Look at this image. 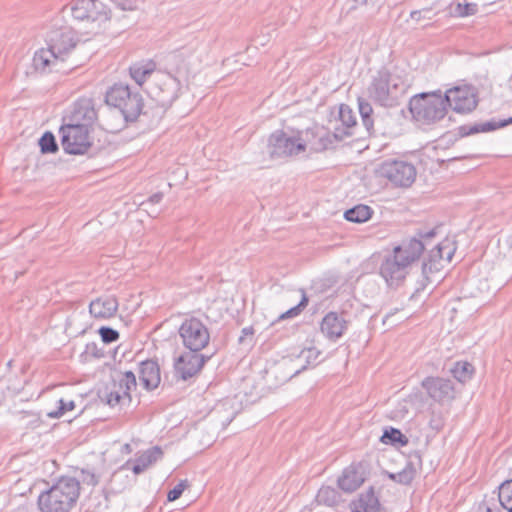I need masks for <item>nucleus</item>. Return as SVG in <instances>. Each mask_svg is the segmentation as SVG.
<instances>
[{
	"mask_svg": "<svg viewBox=\"0 0 512 512\" xmlns=\"http://www.w3.org/2000/svg\"><path fill=\"white\" fill-rule=\"evenodd\" d=\"M409 110L414 119L425 123H432L444 118L447 105L441 91L421 93L411 98Z\"/></svg>",
	"mask_w": 512,
	"mask_h": 512,
	"instance_id": "6",
	"label": "nucleus"
},
{
	"mask_svg": "<svg viewBox=\"0 0 512 512\" xmlns=\"http://www.w3.org/2000/svg\"><path fill=\"white\" fill-rule=\"evenodd\" d=\"M364 472L360 467L349 466L344 469L342 475L338 479V486L347 493L354 492L364 482Z\"/></svg>",
	"mask_w": 512,
	"mask_h": 512,
	"instance_id": "21",
	"label": "nucleus"
},
{
	"mask_svg": "<svg viewBox=\"0 0 512 512\" xmlns=\"http://www.w3.org/2000/svg\"><path fill=\"white\" fill-rule=\"evenodd\" d=\"M97 119V111L93 99L80 98L74 103L69 120L85 126H91Z\"/></svg>",
	"mask_w": 512,
	"mask_h": 512,
	"instance_id": "19",
	"label": "nucleus"
},
{
	"mask_svg": "<svg viewBox=\"0 0 512 512\" xmlns=\"http://www.w3.org/2000/svg\"><path fill=\"white\" fill-rule=\"evenodd\" d=\"M117 7L122 10L137 9L141 0H111Z\"/></svg>",
	"mask_w": 512,
	"mask_h": 512,
	"instance_id": "46",
	"label": "nucleus"
},
{
	"mask_svg": "<svg viewBox=\"0 0 512 512\" xmlns=\"http://www.w3.org/2000/svg\"><path fill=\"white\" fill-rule=\"evenodd\" d=\"M307 304H308V298L303 293L300 302L296 306L291 307L289 310L282 313L279 316V320L287 319V318H294V317L298 316L303 311V309L307 306Z\"/></svg>",
	"mask_w": 512,
	"mask_h": 512,
	"instance_id": "40",
	"label": "nucleus"
},
{
	"mask_svg": "<svg viewBox=\"0 0 512 512\" xmlns=\"http://www.w3.org/2000/svg\"><path fill=\"white\" fill-rule=\"evenodd\" d=\"M478 12V5L476 3H465L460 2L452 3L450 5V14L453 17H468L473 16Z\"/></svg>",
	"mask_w": 512,
	"mask_h": 512,
	"instance_id": "30",
	"label": "nucleus"
},
{
	"mask_svg": "<svg viewBox=\"0 0 512 512\" xmlns=\"http://www.w3.org/2000/svg\"><path fill=\"white\" fill-rule=\"evenodd\" d=\"M503 506L495 498H484L477 507V512H503Z\"/></svg>",
	"mask_w": 512,
	"mask_h": 512,
	"instance_id": "38",
	"label": "nucleus"
},
{
	"mask_svg": "<svg viewBox=\"0 0 512 512\" xmlns=\"http://www.w3.org/2000/svg\"><path fill=\"white\" fill-rule=\"evenodd\" d=\"M307 144L310 143L311 149L319 152L332 147L335 143L342 141L346 137L352 136L351 131H342L339 127L335 128L333 133L325 131L322 128H316L315 131L307 130L306 133Z\"/></svg>",
	"mask_w": 512,
	"mask_h": 512,
	"instance_id": "13",
	"label": "nucleus"
},
{
	"mask_svg": "<svg viewBox=\"0 0 512 512\" xmlns=\"http://www.w3.org/2000/svg\"><path fill=\"white\" fill-rule=\"evenodd\" d=\"M498 501L504 509L512 512V479L503 482L498 488Z\"/></svg>",
	"mask_w": 512,
	"mask_h": 512,
	"instance_id": "33",
	"label": "nucleus"
},
{
	"mask_svg": "<svg viewBox=\"0 0 512 512\" xmlns=\"http://www.w3.org/2000/svg\"><path fill=\"white\" fill-rule=\"evenodd\" d=\"M46 41L48 47L40 49L33 57L34 67L41 71H64L62 64L79 41L76 32L68 25L54 24L47 33Z\"/></svg>",
	"mask_w": 512,
	"mask_h": 512,
	"instance_id": "2",
	"label": "nucleus"
},
{
	"mask_svg": "<svg viewBox=\"0 0 512 512\" xmlns=\"http://www.w3.org/2000/svg\"><path fill=\"white\" fill-rule=\"evenodd\" d=\"M147 93L162 108L168 107L173 101V89L166 82L163 83V86L158 85L157 82L150 83Z\"/></svg>",
	"mask_w": 512,
	"mask_h": 512,
	"instance_id": "23",
	"label": "nucleus"
},
{
	"mask_svg": "<svg viewBox=\"0 0 512 512\" xmlns=\"http://www.w3.org/2000/svg\"><path fill=\"white\" fill-rule=\"evenodd\" d=\"M182 344L190 352H200L210 341L208 328L197 318L186 319L179 328Z\"/></svg>",
	"mask_w": 512,
	"mask_h": 512,
	"instance_id": "11",
	"label": "nucleus"
},
{
	"mask_svg": "<svg viewBox=\"0 0 512 512\" xmlns=\"http://www.w3.org/2000/svg\"><path fill=\"white\" fill-rule=\"evenodd\" d=\"M422 387L428 395L437 402H447L454 399L455 388L453 382L441 377H426Z\"/></svg>",
	"mask_w": 512,
	"mask_h": 512,
	"instance_id": "16",
	"label": "nucleus"
},
{
	"mask_svg": "<svg viewBox=\"0 0 512 512\" xmlns=\"http://www.w3.org/2000/svg\"><path fill=\"white\" fill-rule=\"evenodd\" d=\"M185 486V483L182 481L178 483L172 490H170L167 495L168 501H175L180 498L185 489Z\"/></svg>",
	"mask_w": 512,
	"mask_h": 512,
	"instance_id": "47",
	"label": "nucleus"
},
{
	"mask_svg": "<svg viewBox=\"0 0 512 512\" xmlns=\"http://www.w3.org/2000/svg\"><path fill=\"white\" fill-rule=\"evenodd\" d=\"M119 302L114 295H103L89 304V313L95 319L107 320L115 316Z\"/></svg>",
	"mask_w": 512,
	"mask_h": 512,
	"instance_id": "18",
	"label": "nucleus"
},
{
	"mask_svg": "<svg viewBox=\"0 0 512 512\" xmlns=\"http://www.w3.org/2000/svg\"><path fill=\"white\" fill-rule=\"evenodd\" d=\"M80 479L84 484L95 486L98 483V477L94 472L82 469L80 472Z\"/></svg>",
	"mask_w": 512,
	"mask_h": 512,
	"instance_id": "45",
	"label": "nucleus"
},
{
	"mask_svg": "<svg viewBox=\"0 0 512 512\" xmlns=\"http://www.w3.org/2000/svg\"><path fill=\"white\" fill-rule=\"evenodd\" d=\"M384 443L406 445L408 443L407 437L399 430L393 427L385 429L381 437Z\"/></svg>",
	"mask_w": 512,
	"mask_h": 512,
	"instance_id": "36",
	"label": "nucleus"
},
{
	"mask_svg": "<svg viewBox=\"0 0 512 512\" xmlns=\"http://www.w3.org/2000/svg\"><path fill=\"white\" fill-rule=\"evenodd\" d=\"M61 145L68 154H84L91 146L89 129L85 124H79L69 120L60 127Z\"/></svg>",
	"mask_w": 512,
	"mask_h": 512,
	"instance_id": "10",
	"label": "nucleus"
},
{
	"mask_svg": "<svg viewBox=\"0 0 512 512\" xmlns=\"http://www.w3.org/2000/svg\"><path fill=\"white\" fill-rule=\"evenodd\" d=\"M425 249V244L416 238L403 241L393 248L380 265V275L389 287H398L405 280L412 263L417 261Z\"/></svg>",
	"mask_w": 512,
	"mask_h": 512,
	"instance_id": "3",
	"label": "nucleus"
},
{
	"mask_svg": "<svg viewBox=\"0 0 512 512\" xmlns=\"http://www.w3.org/2000/svg\"><path fill=\"white\" fill-rule=\"evenodd\" d=\"M163 452L160 447H152L143 452L139 457L136 458L137 462L145 468V470L162 458Z\"/></svg>",
	"mask_w": 512,
	"mask_h": 512,
	"instance_id": "34",
	"label": "nucleus"
},
{
	"mask_svg": "<svg viewBox=\"0 0 512 512\" xmlns=\"http://www.w3.org/2000/svg\"><path fill=\"white\" fill-rule=\"evenodd\" d=\"M254 330L252 327H245L242 329V336L239 338V341L242 342L244 340V337L248 335H253Z\"/></svg>",
	"mask_w": 512,
	"mask_h": 512,
	"instance_id": "50",
	"label": "nucleus"
},
{
	"mask_svg": "<svg viewBox=\"0 0 512 512\" xmlns=\"http://www.w3.org/2000/svg\"><path fill=\"white\" fill-rule=\"evenodd\" d=\"M105 102L118 108L127 122L137 120L143 110V99L140 94L131 92L128 85H113L106 93Z\"/></svg>",
	"mask_w": 512,
	"mask_h": 512,
	"instance_id": "7",
	"label": "nucleus"
},
{
	"mask_svg": "<svg viewBox=\"0 0 512 512\" xmlns=\"http://www.w3.org/2000/svg\"><path fill=\"white\" fill-rule=\"evenodd\" d=\"M339 119L343 125V128H340L342 131H352V129L356 126V117L352 111V109L346 105L341 104L339 107Z\"/></svg>",
	"mask_w": 512,
	"mask_h": 512,
	"instance_id": "31",
	"label": "nucleus"
},
{
	"mask_svg": "<svg viewBox=\"0 0 512 512\" xmlns=\"http://www.w3.org/2000/svg\"><path fill=\"white\" fill-rule=\"evenodd\" d=\"M453 377L461 383L469 381L474 373V367L467 361H457L450 369Z\"/></svg>",
	"mask_w": 512,
	"mask_h": 512,
	"instance_id": "27",
	"label": "nucleus"
},
{
	"mask_svg": "<svg viewBox=\"0 0 512 512\" xmlns=\"http://www.w3.org/2000/svg\"><path fill=\"white\" fill-rule=\"evenodd\" d=\"M61 12L85 24L91 33H97L111 19V10L100 0H73Z\"/></svg>",
	"mask_w": 512,
	"mask_h": 512,
	"instance_id": "5",
	"label": "nucleus"
},
{
	"mask_svg": "<svg viewBox=\"0 0 512 512\" xmlns=\"http://www.w3.org/2000/svg\"><path fill=\"white\" fill-rule=\"evenodd\" d=\"M139 379L146 390L156 389L161 382L159 364L154 360L142 361L139 367Z\"/></svg>",
	"mask_w": 512,
	"mask_h": 512,
	"instance_id": "20",
	"label": "nucleus"
},
{
	"mask_svg": "<svg viewBox=\"0 0 512 512\" xmlns=\"http://www.w3.org/2000/svg\"><path fill=\"white\" fill-rule=\"evenodd\" d=\"M319 354L320 352L315 348H309L301 352V355L308 360V363H310L311 360L315 361L318 358Z\"/></svg>",
	"mask_w": 512,
	"mask_h": 512,
	"instance_id": "48",
	"label": "nucleus"
},
{
	"mask_svg": "<svg viewBox=\"0 0 512 512\" xmlns=\"http://www.w3.org/2000/svg\"><path fill=\"white\" fill-rule=\"evenodd\" d=\"M434 15L431 8H423L421 10L412 11L410 18L419 22L420 20H431Z\"/></svg>",
	"mask_w": 512,
	"mask_h": 512,
	"instance_id": "44",
	"label": "nucleus"
},
{
	"mask_svg": "<svg viewBox=\"0 0 512 512\" xmlns=\"http://www.w3.org/2000/svg\"><path fill=\"white\" fill-rule=\"evenodd\" d=\"M98 333L104 343L110 344L118 340L119 332L107 326L99 328Z\"/></svg>",
	"mask_w": 512,
	"mask_h": 512,
	"instance_id": "43",
	"label": "nucleus"
},
{
	"mask_svg": "<svg viewBox=\"0 0 512 512\" xmlns=\"http://www.w3.org/2000/svg\"><path fill=\"white\" fill-rule=\"evenodd\" d=\"M307 141L300 135H288L282 130H277L268 138L267 152L273 160L296 156L306 150Z\"/></svg>",
	"mask_w": 512,
	"mask_h": 512,
	"instance_id": "8",
	"label": "nucleus"
},
{
	"mask_svg": "<svg viewBox=\"0 0 512 512\" xmlns=\"http://www.w3.org/2000/svg\"><path fill=\"white\" fill-rule=\"evenodd\" d=\"M75 408V403L74 401L70 400V401H65L63 399H60L59 400V407L57 410L55 411H52L50 413H48V416L50 418H60L61 416H63L66 412L68 411H72L73 409Z\"/></svg>",
	"mask_w": 512,
	"mask_h": 512,
	"instance_id": "42",
	"label": "nucleus"
},
{
	"mask_svg": "<svg viewBox=\"0 0 512 512\" xmlns=\"http://www.w3.org/2000/svg\"><path fill=\"white\" fill-rule=\"evenodd\" d=\"M40 150L43 154L55 153L58 151V145L54 135L47 131L39 139Z\"/></svg>",
	"mask_w": 512,
	"mask_h": 512,
	"instance_id": "37",
	"label": "nucleus"
},
{
	"mask_svg": "<svg viewBox=\"0 0 512 512\" xmlns=\"http://www.w3.org/2000/svg\"><path fill=\"white\" fill-rule=\"evenodd\" d=\"M418 236H419L418 240H420L423 243V241H422L423 239H429V238H432L435 236V230H430L426 233L420 232V233H418ZM415 238L417 239V237H415Z\"/></svg>",
	"mask_w": 512,
	"mask_h": 512,
	"instance_id": "49",
	"label": "nucleus"
},
{
	"mask_svg": "<svg viewBox=\"0 0 512 512\" xmlns=\"http://www.w3.org/2000/svg\"><path fill=\"white\" fill-rule=\"evenodd\" d=\"M137 385L135 374L132 371L118 372L112 377L111 384L101 392L100 398L111 407L122 401H131L130 391Z\"/></svg>",
	"mask_w": 512,
	"mask_h": 512,
	"instance_id": "9",
	"label": "nucleus"
},
{
	"mask_svg": "<svg viewBox=\"0 0 512 512\" xmlns=\"http://www.w3.org/2000/svg\"><path fill=\"white\" fill-rule=\"evenodd\" d=\"M509 124H512V117L508 119L501 120L499 122L496 121H487L485 123L473 124V125H463L459 127V134L462 137L473 135L480 132H490L496 130L497 128L505 127Z\"/></svg>",
	"mask_w": 512,
	"mask_h": 512,
	"instance_id": "24",
	"label": "nucleus"
},
{
	"mask_svg": "<svg viewBox=\"0 0 512 512\" xmlns=\"http://www.w3.org/2000/svg\"><path fill=\"white\" fill-rule=\"evenodd\" d=\"M156 70V64L152 60L141 61L134 63L130 66L129 71L132 79L139 85L142 86L147 77L151 76Z\"/></svg>",
	"mask_w": 512,
	"mask_h": 512,
	"instance_id": "25",
	"label": "nucleus"
},
{
	"mask_svg": "<svg viewBox=\"0 0 512 512\" xmlns=\"http://www.w3.org/2000/svg\"><path fill=\"white\" fill-rule=\"evenodd\" d=\"M373 214V210L367 205H356L344 213V218L347 221L354 223H364L368 221Z\"/></svg>",
	"mask_w": 512,
	"mask_h": 512,
	"instance_id": "26",
	"label": "nucleus"
},
{
	"mask_svg": "<svg viewBox=\"0 0 512 512\" xmlns=\"http://www.w3.org/2000/svg\"><path fill=\"white\" fill-rule=\"evenodd\" d=\"M316 500L319 504L333 506L338 502L339 494L334 488L330 486H323L319 489L316 495Z\"/></svg>",
	"mask_w": 512,
	"mask_h": 512,
	"instance_id": "35",
	"label": "nucleus"
},
{
	"mask_svg": "<svg viewBox=\"0 0 512 512\" xmlns=\"http://www.w3.org/2000/svg\"><path fill=\"white\" fill-rule=\"evenodd\" d=\"M348 324L343 313L329 312L323 317L320 329L327 339L335 342L344 335Z\"/></svg>",
	"mask_w": 512,
	"mask_h": 512,
	"instance_id": "17",
	"label": "nucleus"
},
{
	"mask_svg": "<svg viewBox=\"0 0 512 512\" xmlns=\"http://www.w3.org/2000/svg\"><path fill=\"white\" fill-rule=\"evenodd\" d=\"M455 250L456 247L454 246V243L446 239L437 244L436 247L431 250V252L438 258V260H445L447 262H450L455 253Z\"/></svg>",
	"mask_w": 512,
	"mask_h": 512,
	"instance_id": "29",
	"label": "nucleus"
},
{
	"mask_svg": "<svg viewBox=\"0 0 512 512\" xmlns=\"http://www.w3.org/2000/svg\"><path fill=\"white\" fill-rule=\"evenodd\" d=\"M133 473L138 475V474H141L142 472L145 471V468L142 467L138 462L137 460H135V464L133 465V467L131 468Z\"/></svg>",
	"mask_w": 512,
	"mask_h": 512,
	"instance_id": "51",
	"label": "nucleus"
},
{
	"mask_svg": "<svg viewBox=\"0 0 512 512\" xmlns=\"http://www.w3.org/2000/svg\"><path fill=\"white\" fill-rule=\"evenodd\" d=\"M447 107L457 113H469L477 106V99L469 88L454 87L444 94Z\"/></svg>",
	"mask_w": 512,
	"mask_h": 512,
	"instance_id": "14",
	"label": "nucleus"
},
{
	"mask_svg": "<svg viewBox=\"0 0 512 512\" xmlns=\"http://www.w3.org/2000/svg\"><path fill=\"white\" fill-rule=\"evenodd\" d=\"M162 77H165L168 79L169 84H176V78L172 77L170 74L162 75Z\"/></svg>",
	"mask_w": 512,
	"mask_h": 512,
	"instance_id": "53",
	"label": "nucleus"
},
{
	"mask_svg": "<svg viewBox=\"0 0 512 512\" xmlns=\"http://www.w3.org/2000/svg\"><path fill=\"white\" fill-rule=\"evenodd\" d=\"M416 474H417V469H416L414 463L410 461L406 464V466L400 472L391 473L389 475V477H390V479H392L393 481H395L397 483H400L403 485H408L414 480Z\"/></svg>",
	"mask_w": 512,
	"mask_h": 512,
	"instance_id": "28",
	"label": "nucleus"
},
{
	"mask_svg": "<svg viewBox=\"0 0 512 512\" xmlns=\"http://www.w3.org/2000/svg\"><path fill=\"white\" fill-rule=\"evenodd\" d=\"M441 262L442 261L438 260V258L435 255H433V253L430 251V253L428 255V259L426 261H424L423 265H422V274H423L424 281H426V282L432 281L430 276L441 270V268H442Z\"/></svg>",
	"mask_w": 512,
	"mask_h": 512,
	"instance_id": "32",
	"label": "nucleus"
},
{
	"mask_svg": "<svg viewBox=\"0 0 512 512\" xmlns=\"http://www.w3.org/2000/svg\"><path fill=\"white\" fill-rule=\"evenodd\" d=\"M405 92L406 85L402 78L391 73L388 68L381 67L371 75L366 87L368 99L358 97V109L362 123L370 134L375 133L376 129L374 127L373 107L368 100L382 107H395Z\"/></svg>",
	"mask_w": 512,
	"mask_h": 512,
	"instance_id": "1",
	"label": "nucleus"
},
{
	"mask_svg": "<svg viewBox=\"0 0 512 512\" xmlns=\"http://www.w3.org/2000/svg\"><path fill=\"white\" fill-rule=\"evenodd\" d=\"M209 358L198 352L185 353L176 359L174 363L175 373L180 379L188 380L202 369Z\"/></svg>",
	"mask_w": 512,
	"mask_h": 512,
	"instance_id": "15",
	"label": "nucleus"
},
{
	"mask_svg": "<svg viewBox=\"0 0 512 512\" xmlns=\"http://www.w3.org/2000/svg\"><path fill=\"white\" fill-rule=\"evenodd\" d=\"M148 209H149L150 211H158L157 209H155V208H154V206H148Z\"/></svg>",
	"mask_w": 512,
	"mask_h": 512,
	"instance_id": "55",
	"label": "nucleus"
},
{
	"mask_svg": "<svg viewBox=\"0 0 512 512\" xmlns=\"http://www.w3.org/2000/svg\"><path fill=\"white\" fill-rule=\"evenodd\" d=\"M80 495V481L74 477H61L38 497L41 512H70Z\"/></svg>",
	"mask_w": 512,
	"mask_h": 512,
	"instance_id": "4",
	"label": "nucleus"
},
{
	"mask_svg": "<svg viewBox=\"0 0 512 512\" xmlns=\"http://www.w3.org/2000/svg\"><path fill=\"white\" fill-rule=\"evenodd\" d=\"M128 465H129V461H128V462H126V464L123 466V468L128 467Z\"/></svg>",
	"mask_w": 512,
	"mask_h": 512,
	"instance_id": "57",
	"label": "nucleus"
},
{
	"mask_svg": "<svg viewBox=\"0 0 512 512\" xmlns=\"http://www.w3.org/2000/svg\"><path fill=\"white\" fill-rule=\"evenodd\" d=\"M307 304H308V298L303 293L300 302L296 306L291 307L289 310L282 313L279 316V320L287 319V318H294V317L298 316L303 311V309L307 306Z\"/></svg>",
	"mask_w": 512,
	"mask_h": 512,
	"instance_id": "41",
	"label": "nucleus"
},
{
	"mask_svg": "<svg viewBox=\"0 0 512 512\" xmlns=\"http://www.w3.org/2000/svg\"><path fill=\"white\" fill-rule=\"evenodd\" d=\"M358 5H368L373 2V0H354Z\"/></svg>",
	"mask_w": 512,
	"mask_h": 512,
	"instance_id": "54",
	"label": "nucleus"
},
{
	"mask_svg": "<svg viewBox=\"0 0 512 512\" xmlns=\"http://www.w3.org/2000/svg\"><path fill=\"white\" fill-rule=\"evenodd\" d=\"M353 506L352 512H384L374 493L373 487L362 493L358 500L353 503Z\"/></svg>",
	"mask_w": 512,
	"mask_h": 512,
	"instance_id": "22",
	"label": "nucleus"
},
{
	"mask_svg": "<svg viewBox=\"0 0 512 512\" xmlns=\"http://www.w3.org/2000/svg\"><path fill=\"white\" fill-rule=\"evenodd\" d=\"M162 199H163V193L157 192V193L151 195L146 200L142 201L139 205L140 209L147 212L148 215L155 217L159 213V211H150L148 209V206H155L156 204L160 203L162 201Z\"/></svg>",
	"mask_w": 512,
	"mask_h": 512,
	"instance_id": "39",
	"label": "nucleus"
},
{
	"mask_svg": "<svg viewBox=\"0 0 512 512\" xmlns=\"http://www.w3.org/2000/svg\"><path fill=\"white\" fill-rule=\"evenodd\" d=\"M379 173L394 186L410 187L417 175L415 166L407 161L388 159L380 165Z\"/></svg>",
	"mask_w": 512,
	"mask_h": 512,
	"instance_id": "12",
	"label": "nucleus"
},
{
	"mask_svg": "<svg viewBox=\"0 0 512 512\" xmlns=\"http://www.w3.org/2000/svg\"><path fill=\"white\" fill-rule=\"evenodd\" d=\"M122 452H125V453H131L132 452V447L130 444L126 443L123 445L122 447Z\"/></svg>",
	"mask_w": 512,
	"mask_h": 512,
	"instance_id": "52",
	"label": "nucleus"
},
{
	"mask_svg": "<svg viewBox=\"0 0 512 512\" xmlns=\"http://www.w3.org/2000/svg\"><path fill=\"white\" fill-rule=\"evenodd\" d=\"M424 288H425V283H421V289H424ZM416 291H417V292H419V291H420V288H417V290H416Z\"/></svg>",
	"mask_w": 512,
	"mask_h": 512,
	"instance_id": "56",
	"label": "nucleus"
}]
</instances>
